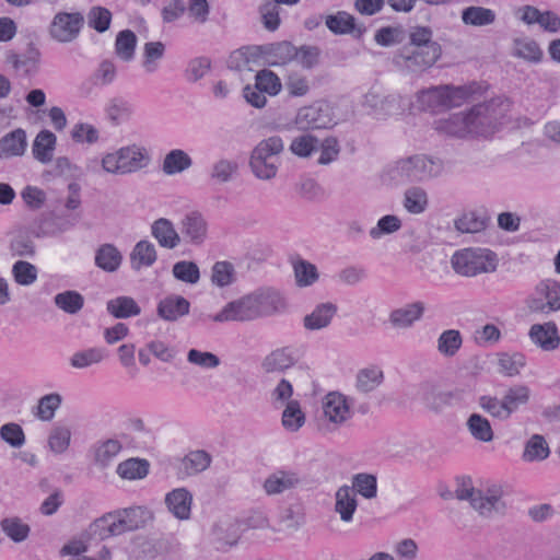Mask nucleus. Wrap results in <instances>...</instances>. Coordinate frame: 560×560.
I'll use <instances>...</instances> for the list:
<instances>
[{"label":"nucleus","mask_w":560,"mask_h":560,"mask_svg":"<svg viewBox=\"0 0 560 560\" xmlns=\"http://www.w3.org/2000/svg\"><path fill=\"white\" fill-rule=\"evenodd\" d=\"M455 495L458 500L469 501L471 508L487 518L502 515L506 510V503L503 500L504 491L497 485L481 490L474 488L470 480H464L457 487Z\"/></svg>","instance_id":"obj_1"},{"label":"nucleus","mask_w":560,"mask_h":560,"mask_svg":"<svg viewBox=\"0 0 560 560\" xmlns=\"http://www.w3.org/2000/svg\"><path fill=\"white\" fill-rule=\"evenodd\" d=\"M499 264L494 252L487 248H464L453 254L451 265L462 277H476L481 273H492Z\"/></svg>","instance_id":"obj_2"},{"label":"nucleus","mask_w":560,"mask_h":560,"mask_svg":"<svg viewBox=\"0 0 560 560\" xmlns=\"http://www.w3.org/2000/svg\"><path fill=\"white\" fill-rule=\"evenodd\" d=\"M474 92L472 86H433L420 91L417 102L423 110L440 112L460 106Z\"/></svg>","instance_id":"obj_3"},{"label":"nucleus","mask_w":560,"mask_h":560,"mask_svg":"<svg viewBox=\"0 0 560 560\" xmlns=\"http://www.w3.org/2000/svg\"><path fill=\"white\" fill-rule=\"evenodd\" d=\"M283 151V141L273 136L261 140L252 151L249 166L259 179L273 178L278 172L277 156Z\"/></svg>","instance_id":"obj_4"},{"label":"nucleus","mask_w":560,"mask_h":560,"mask_svg":"<svg viewBox=\"0 0 560 560\" xmlns=\"http://www.w3.org/2000/svg\"><path fill=\"white\" fill-rule=\"evenodd\" d=\"M398 175L407 182H422L441 175L443 162L424 154L401 159L396 163Z\"/></svg>","instance_id":"obj_5"},{"label":"nucleus","mask_w":560,"mask_h":560,"mask_svg":"<svg viewBox=\"0 0 560 560\" xmlns=\"http://www.w3.org/2000/svg\"><path fill=\"white\" fill-rule=\"evenodd\" d=\"M441 56L440 45H430L425 49L404 47L395 54L394 65L408 73H421L431 68Z\"/></svg>","instance_id":"obj_6"},{"label":"nucleus","mask_w":560,"mask_h":560,"mask_svg":"<svg viewBox=\"0 0 560 560\" xmlns=\"http://www.w3.org/2000/svg\"><path fill=\"white\" fill-rule=\"evenodd\" d=\"M502 103L499 100L475 105L467 114L472 122L475 136L488 137L494 132L503 117Z\"/></svg>","instance_id":"obj_7"},{"label":"nucleus","mask_w":560,"mask_h":560,"mask_svg":"<svg viewBox=\"0 0 560 560\" xmlns=\"http://www.w3.org/2000/svg\"><path fill=\"white\" fill-rule=\"evenodd\" d=\"M140 512V508H130L115 514L109 513L96 520L94 526L102 528L103 532L100 533L102 538L118 536L140 527L138 520Z\"/></svg>","instance_id":"obj_8"},{"label":"nucleus","mask_w":560,"mask_h":560,"mask_svg":"<svg viewBox=\"0 0 560 560\" xmlns=\"http://www.w3.org/2000/svg\"><path fill=\"white\" fill-rule=\"evenodd\" d=\"M256 312L249 293L226 303L220 312L209 315V319L220 324L228 322L246 323L258 319Z\"/></svg>","instance_id":"obj_9"},{"label":"nucleus","mask_w":560,"mask_h":560,"mask_svg":"<svg viewBox=\"0 0 560 560\" xmlns=\"http://www.w3.org/2000/svg\"><path fill=\"white\" fill-rule=\"evenodd\" d=\"M83 23L84 18L79 12H59L54 16L48 32L54 40L68 44L79 36Z\"/></svg>","instance_id":"obj_10"},{"label":"nucleus","mask_w":560,"mask_h":560,"mask_svg":"<svg viewBox=\"0 0 560 560\" xmlns=\"http://www.w3.org/2000/svg\"><path fill=\"white\" fill-rule=\"evenodd\" d=\"M304 478L295 469L279 468L267 476L262 482V489L268 495H280L301 488Z\"/></svg>","instance_id":"obj_11"},{"label":"nucleus","mask_w":560,"mask_h":560,"mask_svg":"<svg viewBox=\"0 0 560 560\" xmlns=\"http://www.w3.org/2000/svg\"><path fill=\"white\" fill-rule=\"evenodd\" d=\"M296 126L302 130L329 128L335 125L331 109L326 103L305 106L298 112Z\"/></svg>","instance_id":"obj_12"},{"label":"nucleus","mask_w":560,"mask_h":560,"mask_svg":"<svg viewBox=\"0 0 560 560\" xmlns=\"http://www.w3.org/2000/svg\"><path fill=\"white\" fill-rule=\"evenodd\" d=\"M322 408L324 417L336 427L343 425L353 416L349 397L339 392L326 394Z\"/></svg>","instance_id":"obj_13"},{"label":"nucleus","mask_w":560,"mask_h":560,"mask_svg":"<svg viewBox=\"0 0 560 560\" xmlns=\"http://www.w3.org/2000/svg\"><path fill=\"white\" fill-rule=\"evenodd\" d=\"M257 318L271 316L285 308V301L282 295L273 289H262L250 293Z\"/></svg>","instance_id":"obj_14"},{"label":"nucleus","mask_w":560,"mask_h":560,"mask_svg":"<svg viewBox=\"0 0 560 560\" xmlns=\"http://www.w3.org/2000/svg\"><path fill=\"white\" fill-rule=\"evenodd\" d=\"M179 229L184 238L192 245L203 244L208 235V223L198 211L185 214Z\"/></svg>","instance_id":"obj_15"},{"label":"nucleus","mask_w":560,"mask_h":560,"mask_svg":"<svg viewBox=\"0 0 560 560\" xmlns=\"http://www.w3.org/2000/svg\"><path fill=\"white\" fill-rule=\"evenodd\" d=\"M536 291L546 299V303L540 300H533L529 304L532 311L548 313L560 310V284L556 280H542L537 285Z\"/></svg>","instance_id":"obj_16"},{"label":"nucleus","mask_w":560,"mask_h":560,"mask_svg":"<svg viewBox=\"0 0 560 560\" xmlns=\"http://www.w3.org/2000/svg\"><path fill=\"white\" fill-rule=\"evenodd\" d=\"M528 335L530 340L544 351H553L560 345L558 328L552 322L533 325Z\"/></svg>","instance_id":"obj_17"},{"label":"nucleus","mask_w":560,"mask_h":560,"mask_svg":"<svg viewBox=\"0 0 560 560\" xmlns=\"http://www.w3.org/2000/svg\"><path fill=\"white\" fill-rule=\"evenodd\" d=\"M165 504L177 520H188L191 513L192 494L186 488H176L165 495Z\"/></svg>","instance_id":"obj_18"},{"label":"nucleus","mask_w":560,"mask_h":560,"mask_svg":"<svg viewBox=\"0 0 560 560\" xmlns=\"http://www.w3.org/2000/svg\"><path fill=\"white\" fill-rule=\"evenodd\" d=\"M424 310V303L420 301L407 304L390 312L389 323L396 328H409L422 318Z\"/></svg>","instance_id":"obj_19"},{"label":"nucleus","mask_w":560,"mask_h":560,"mask_svg":"<svg viewBox=\"0 0 560 560\" xmlns=\"http://www.w3.org/2000/svg\"><path fill=\"white\" fill-rule=\"evenodd\" d=\"M298 48L290 42L283 40L265 45V59L270 66H285L295 60Z\"/></svg>","instance_id":"obj_20"},{"label":"nucleus","mask_w":560,"mask_h":560,"mask_svg":"<svg viewBox=\"0 0 560 560\" xmlns=\"http://www.w3.org/2000/svg\"><path fill=\"white\" fill-rule=\"evenodd\" d=\"M471 124L467 113H457L447 119L439 120L436 130L447 136L465 138L468 135H474Z\"/></svg>","instance_id":"obj_21"},{"label":"nucleus","mask_w":560,"mask_h":560,"mask_svg":"<svg viewBox=\"0 0 560 560\" xmlns=\"http://www.w3.org/2000/svg\"><path fill=\"white\" fill-rule=\"evenodd\" d=\"M27 147L26 132L22 128L14 129L0 139V159L22 156Z\"/></svg>","instance_id":"obj_22"},{"label":"nucleus","mask_w":560,"mask_h":560,"mask_svg":"<svg viewBox=\"0 0 560 560\" xmlns=\"http://www.w3.org/2000/svg\"><path fill=\"white\" fill-rule=\"evenodd\" d=\"M118 160H120L124 174H129L145 167L150 158L144 149L129 145L118 150Z\"/></svg>","instance_id":"obj_23"},{"label":"nucleus","mask_w":560,"mask_h":560,"mask_svg":"<svg viewBox=\"0 0 560 560\" xmlns=\"http://www.w3.org/2000/svg\"><path fill=\"white\" fill-rule=\"evenodd\" d=\"M190 303L180 295H170L158 304V315L164 320L175 322L189 313Z\"/></svg>","instance_id":"obj_24"},{"label":"nucleus","mask_w":560,"mask_h":560,"mask_svg":"<svg viewBox=\"0 0 560 560\" xmlns=\"http://www.w3.org/2000/svg\"><path fill=\"white\" fill-rule=\"evenodd\" d=\"M151 233L161 247L173 249L180 244V235L168 219L155 220L151 225Z\"/></svg>","instance_id":"obj_25"},{"label":"nucleus","mask_w":560,"mask_h":560,"mask_svg":"<svg viewBox=\"0 0 560 560\" xmlns=\"http://www.w3.org/2000/svg\"><path fill=\"white\" fill-rule=\"evenodd\" d=\"M384 371L372 364L358 371L355 375V389L361 394H370L384 382Z\"/></svg>","instance_id":"obj_26"},{"label":"nucleus","mask_w":560,"mask_h":560,"mask_svg":"<svg viewBox=\"0 0 560 560\" xmlns=\"http://www.w3.org/2000/svg\"><path fill=\"white\" fill-rule=\"evenodd\" d=\"M296 362L293 351L288 348H279L267 354L262 362L261 368L266 373L283 372L293 366Z\"/></svg>","instance_id":"obj_27"},{"label":"nucleus","mask_w":560,"mask_h":560,"mask_svg":"<svg viewBox=\"0 0 560 560\" xmlns=\"http://www.w3.org/2000/svg\"><path fill=\"white\" fill-rule=\"evenodd\" d=\"M39 58V50L30 48L24 55H19L13 51L8 52L7 62L11 63L15 71L28 77L37 72Z\"/></svg>","instance_id":"obj_28"},{"label":"nucleus","mask_w":560,"mask_h":560,"mask_svg":"<svg viewBox=\"0 0 560 560\" xmlns=\"http://www.w3.org/2000/svg\"><path fill=\"white\" fill-rule=\"evenodd\" d=\"M337 313V306L330 302L318 304L311 314L303 319L307 330L326 328Z\"/></svg>","instance_id":"obj_29"},{"label":"nucleus","mask_w":560,"mask_h":560,"mask_svg":"<svg viewBox=\"0 0 560 560\" xmlns=\"http://www.w3.org/2000/svg\"><path fill=\"white\" fill-rule=\"evenodd\" d=\"M335 498V511L340 515L341 521L346 523L352 521L358 506V500L352 489L343 485L337 489Z\"/></svg>","instance_id":"obj_30"},{"label":"nucleus","mask_w":560,"mask_h":560,"mask_svg":"<svg viewBox=\"0 0 560 560\" xmlns=\"http://www.w3.org/2000/svg\"><path fill=\"white\" fill-rule=\"evenodd\" d=\"M55 145L56 136L51 131H39L32 145V153L34 159L43 164L51 162Z\"/></svg>","instance_id":"obj_31"},{"label":"nucleus","mask_w":560,"mask_h":560,"mask_svg":"<svg viewBox=\"0 0 560 560\" xmlns=\"http://www.w3.org/2000/svg\"><path fill=\"white\" fill-rule=\"evenodd\" d=\"M550 455V447L541 434H533L524 445L522 458L524 462H542Z\"/></svg>","instance_id":"obj_32"},{"label":"nucleus","mask_w":560,"mask_h":560,"mask_svg":"<svg viewBox=\"0 0 560 560\" xmlns=\"http://www.w3.org/2000/svg\"><path fill=\"white\" fill-rule=\"evenodd\" d=\"M530 398V389L528 386L517 384L511 386L502 397L503 406L506 412L508 419L513 412H515L521 406L526 405Z\"/></svg>","instance_id":"obj_33"},{"label":"nucleus","mask_w":560,"mask_h":560,"mask_svg":"<svg viewBox=\"0 0 560 560\" xmlns=\"http://www.w3.org/2000/svg\"><path fill=\"white\" fill-rule=\"evenodd\" d=\"M150 464L143 458H128L118 464L117 475L127 480L143 479L149 474Z\"/></svg>","instance_id":"obj_34"},{"label":"nucleus","mask_w":560,"mask_h":560,"mask_svg":"<svg viewBox=\"0 0 560 560\" xmlns=\"http://www.w3.org/2000/svg\"><path fill=\"white\" fill-rule=\"evenodd\" d=\"M131 266L139 270L142 267H150L156 260V249L149 241L138 242L130 254Z\"/></svg>","instance_id":"obj_35"},{"label":"nucleus","mask_w":560,"mask_h":560,"mask_svg":"<svg viewBox=\"0 0 560 560\" xmlns=\"http://www.w3.org/2000/svg\"><path fill=\"white\" fill-rule=\"evenodd\" d=\"M107 312L115 318H129L138 316L141 308L130 296H118L109 300L106 304Z\"/></svg>","instance_id":"obj_36"},{"label":"nucleus","mask_w":560,"mask_h":560,"mask_svg":"<svg viewBox=\"0 0 560 560\" xmlns=\"http://www.w3.org/2000/svg\"><path fill=\"white\" fill-rule=\"evenodd\" d=\"M122 260L120 252L113 244H103L96 250L95 264L98 268L113 272L118 269Z\"/></svg>","instance_id":"obj_37"},{"label":"nucleus","mask_w":560,"mask_h":560,"mask_svg":"<svg viewBox=\"0 0 560 560\" xmlns=\"http://www.w3.org/2000/svg\"><path fill=\"white\" fill-rule=\"evenodd\" d=\"M192 164L191 158L180 149L170 151L162 164V171L166 175H175L189 168Z\"/></svg>","instance_id":"obj_38"},{"label":"nucleus","mask_w":560,"mask_h":560,"mask_svg":"<svg viewBox=\"0 0 560 560\" xmlns=\"http://www.w3.org/2000/svg\"><path fill=\"white\" fill-rule=\"evenodd\" d=\"M462 21L466 25L487 26L495 21V13L488 8L471 5L462 11Z\"/></svg>","instance_id":"obj_39"},{"label":"nucleus","mask_w":560,"mask_h":560,"mask_svg":"<svg viewBox=\"0 0 560 560\" xmlns=\"http://www.w3.org/2000/svg\"><path fill=\"white\" fill-rule=\"evenodd\" d=\"M211 462L212 457L207 451L196 450L182 459V465L188 476H194L208 469Z\"/></svg>","instance_id":"obj_40"},{"label":"nucleus","mask_w":560,"mask_h":560,"mask_svg":"<svg viewBox=\"0 0 560 560\" xmlns=\"http://www.w3.org/2000/svg\"><path fill=\"white\" fill-rule=\"evenodd\" d=\"M121 448V443L116 439L101 442L94 448V463L101 468L107 467L120 453Z\"/></svg>","instance_id":"obj_41"},{"label":"nucleus","mask_w":560,"mask_h":560,"mask_svg":"<svg viewBox=\"0 0 560 560\" xmlns=\"http://www.w3.org/2000/svg\"><path fill=\"white\" fill-rule=\"evenodd\" d=\"M55 305L67 314H78L84 306V298L74 290H67L54 296Z\"/></svg>","instance_id":"obj_42"},{"label":"nucleus","mask_w":560,"mask_h":560,"mask_svg":"<svg viewBox=\"0 0 560 560\" xmlns=\"http://www.w3.org/2000/svg\"><path fill=\"white\" fill-rule=\"evenodd\" d=\"M1 530L14 542L27 539L31 528L20 517H5L0 522Z\"/></svg>","instance_id":"obj_43"},{"label":"nucleus","mask_w":560,"mask_h":560,"mask_svg":"<svg viewBox=\"0 0 560 560\" xmlns=\"http://www.w3.org/2000/svg\"><path fill=\"white\" fill-rule=\"evenodd\" d=\"M463 337L459 330H444L438 338V351L446 358L454 357L462 348Z\"/></svg>","instance_id":"obj_44"},{"label":"nucleus","mask_w":560,"mask_h":560,"mask_svg":"<svg viewBox=\"0 0 560 560\" xmlns=\"http://www.w3.org/2000/svg\"><path fill=\"white\" fill-rule=\"evenodd\" d=\"M350 488L365 499H374L377 495L376 476L368 472L355 474L352 476V487Z\"/></svg>","instance_id":"obj_45"},{"label":"nucleus","mask_w":560,"mask_h":560,"mask_svg":"<svg viewBox=\"0 0 560 560\" xmlns=\"http://www.w3.org/2000/svg\"><path fill=\"white\" fill-rule=\"evenodd\" d=\"M325 24L334 34H349L357 30L355 19L346 11L327 15Z\"/></svg>","instance_id":"obj_46"},{"label":"nucleus","mask_w":560,"mask_h":560,"mask_svg":"<svg viewBox=\"0 0 560 560\" xmlns=\"http://www.w3.org/2000/svg\"><path fill=\"white\" fill-rule=\"evenodd\" d=\"M404 206L412 214H419L425 211L428 207V195L421 187L413 186L405 191Z\"/></svg>","instance_id":"obj_47"},{"label":"nucleus","mask_w":560,"mask_h":560,"mask_svg":"<svg viewBox=\"0 0 560 560\" xmlns=\"http://www.w3.org/2000/svg\"><path fill=\"white\" fill-rule=\"evenodd\" d=\"M137 36L130 30H124L116 36L115 52L124 61H130L135 56Z\"/></svg>","instance_id":"obj_48"},{"label":"nucleus","mask_w":560,"mask_h":560,"mask_svg":"<svg viewBox=\"0 0 560 560\" xmlns=\"http://www.w3.org/2000/svg\"><path fill=\"white\" fill-rule=\"evenodd\" d=\"M470 434L478 441L490 442L493 440V431L489 420L479 413H472L467 420Z\"/></svg>","instance_id":"obj_49"},{"label":"nucleus","mask_w":560,"mask_h":560,"mask_svg":"<svg viewBox=\"0 0 560 560\" xmlns=\"http://www.w3.org/2000/svg\"><path fill=\"white\" fill-rule=\"evenodd\" d=\"M514 56L528 62L537 63L542 58V50L539 45L529 38H517L514 40Z\"/></svg>","instance_id":"obj_50"},{"label":"nucleus","mask_w":560,"mask_h":560,"mask_svg":"<svg viewBox=\"0 0 560 560\" xmlns=\"http://www.w3.org/2000/svg\"><path fill=\"white\" fill-rule=\"evenodd\" d=\"M281 421L284 429L291 432H296L304 424L305 415L298 400L288 401Z\"/></svg>","instance_id":"obj_51"},{"label":"nucleus","mask_w":560,"mask_h":560,"mask_svg":"<svg viewBox=\"0 0 560 560\" xmlns=\"http://www.w3.org/2000/svg\"><path fill=\"white\" fill-rule=\"evenodd\" d=\"M238 171V163L230 159H220L213 163L210 177L217 183L224 184L233 179Z\"/></svg>","instance_id":"obj_52"},{"label":"nucleus","mask_w":560,"mask_h":560,"mask_svg":"<svg viewBox=\"0 0 560 560\" xmlns=\"http://www.w3.org/2000/svg\"><path fill=\"white\" fill-rule=\"evenodd\" d=\"M105 358V352L101 348H89L82 351L74 352L70 358V365L74 369H86L93 364L102 362Z\"/></svg>","instance_id":"obj_53"},{"label":"nucleus","mask_w":560,"mask_h":560,"mask_svg":"<svg viewBox=\"0 0 560 560\" xmlns=\"http://www.w3.org/2000/svg\"><path fill=\"white\" fill-rule=\"evenodd\" d=\"M488 218L476 212H467L455 220V229L460 233H478L487 226Z\"/></svg>","instance_id":"obj_54"},{"label":"nucleus","mask_w":560,"mask_h":560,"mask_svg":"<svg viewBox=\"0 0 560 560\" xmlns=\"http://www.w3.org/2000/svg\"><path fill=\"white\" fill-rule=\"evenodd\" d=\"M235 281V268L230 261H217L211 269V282L219 287L224 288Z\"/></svg>","instance_id":"obj_55"},{"label":"nucleus","mask_w":560,"mask_h":560,"mask_svg":"<svg viewBox=\"0 0 560 560\" xmlns=\"http://www.w3.org/2000/svg\"><path fill=\"white\" fill-rule=\"evenodd\" d=\"M418 396L427 407L433 410H439L445 402V395L440 393L438 386L431 382H422L419 385Z\"/></svg>","instance_id":"obj_56"},{"label":"nucleus","mask_w":560,"mask_h":560,"mask_svg":"<svg viewBox=\"0 0 560 560\" xmlns=\"http://www.w3.org/2000/svg\"><path fill=\"white\" fill-rule=\"evenodd\" d=\"M61 401L62 398L58 393L45 395L38 400L34 415L42 421H50L56 410L60 407Z\"/></svg>","instance_id":"obj_57"},{"label":"nucleus","mask_w":560,"mask_h":560,"mask_svg":"<svg viewBox=\"0 0 560 560\" xmlns=\"http://www.w3.org/2000/svg\"><path fill=\"white\" fill-rule=\"evenodd\" d=\"M165 45L162 42H148L143 47V68L148 73L158 69V61L163 58Z\"/></svg>","instance_id":"obj_58"},{"label":"nucleus","mask_w":560,"mask_h":560,"mask_svg":"<svg viewBox=\"0 0 560 560\" xmlns=\"http://www.w3.org/2000/svg\"><path fill=\"white\" fill-rule=\"evenodd\" d=\"M498 364L501 373L506 376H515L525 366L526 359L522 353H501L499 354Z\"/></svg>","instance_id":"obj_59"},{"label":"nucleus","mask_w":560,"mask_h":560,"mask_svg":"<svg viewBox=\"0 0 560 560\" xmlns=\"http://www.w3.org/2000/svg\"><path fill=\"white\" fill-rule=\"evenodd\" d=\"M255 86L269 95H277L281 90L279 77L270 70L258 71L255 77Z\"/></svg>","instance_id":"obj_60"},{"label":"nucleus","mask_w":560,"mask_h":560,"mask_svg":"<svg viewBox=\"0 0 560 560\" xmlns=\"http://www.w3.org/2000/svg\"><path fill=\"white\" fill-rule=\"evenodd\" d=\"M318 148L319 140L310 133H303L295 137L290 145L292 153L301 158L310 156Z\"/></svg>","instance_id":"obj_61"},{"label":"nucleus","mask_w":560,"mask_h":560,"mask_svg":"<svg viewBox=\"0 0 560 560\" xmlns=\"http://www.w3.org/2000/svg\"><path fill=\"white\" fill-rule=\"evenodd\" d=\"M112 13L104 7H92L88 13V24L98 33H104L109 28Z\"/></svg>","instance_id":"obj_62"},{"label":"nucleus","mask_w":560,"mask_h":560,"mask_svg":"<svg viewBox=\"0 0 560 560\" xmlns=\"http://www.w3.org/2000/svg\"><path fill=\"white\" fill-rule=\"evenodd\" d=\"M294 275L300 287L312 285L318 279L316 266L303 259L294 264Z\"/></svg>","instance_id":"obj_63"},{"label":"nucleus","mask_w":560,"mask_h":560,"mask_svg":"<svg viewBox=\"0 0 560 560\" xmlns=\"http://www.w3.org/2000/svg\"><path fill=\"white\" fill-rule=\"evenodd\" d=\"M12 275L16 283L31 285L37 279V268L28 261L19 260L12 267Z\"/></svg>","instance_id":"obj_64"}]
</instances>
